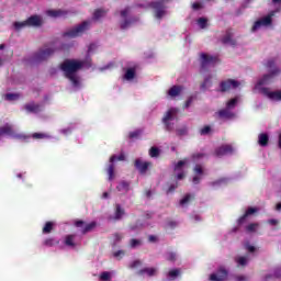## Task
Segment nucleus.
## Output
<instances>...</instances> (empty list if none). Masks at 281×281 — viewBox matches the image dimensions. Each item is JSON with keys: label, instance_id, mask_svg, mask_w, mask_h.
I'll return each instance as SVG.
<instances>
[{"label": "nucleus", "instance_id": "obj_1", "mask_svg": "<svg viewBox=\"0 0 281 281\" xmlns=\"http://www.w3.org/2000/svg\"><path fill=\"white\" fill-rule=\"evenodd\" d=\"M85 67V61L78 59H65L60 65L59 69L64 72L65 78L71 82L74 87H80V77L78 71Z\"/></svg>", "mask_w": 281, "mask_h": 281}, {"label": "nucleus", "instance_id": "obj_2", "mask_svg": "<svg viewBox=\"0 0 281 281\" xmlns=\"http://www.w3.org/2000/svg\"><path fill=\"white\" fill-rule=\"evenodd\" d=\"M91 22L83 21L81 24L74 26L67 32L63 33L64 38H78V36H82L87 30H89Z\"/></svg>", "mask_w": 281, "mask_h": 281}, {"label": "nucleus", "instance_id": "obj_3", "mask_svg": "<svg viewBox=\"0 0 281 281\" xmlns=\"http://www.w3.org/2000/svg\"><path fill=\"white\" fill-rule=\"evenodd\" d=\"M179 113V110L177 108H170L162 117V123L166 126V130L171 132L175 131V124L170 123L175 117H177V114Z\"/></svg>", "mask_w": 281, "mask_h": 281}, {"label": "nucleus", "instance_id": "obj_4", "mask_svg": "<svg viewBox=\"0 0 281 281\" xmlns=\"http://www.w3.org/2000/svg\"><path fill=\"white\" fill-rule=\"evenodd\" d=\"M168 0H159L149 3V7L155 10V19L161 20L166 16V5L164 3Z\"/></svg>", "mask_w": 281, "mask_h": 281}, {"label": "nucleus", "instance_id": "obj_5", "mask_svg": "<svg viewBox=\"0 0 281 281\" xmlns=\"http://www.w3.org/2000/svg\"><path fill=\"white\" fill-rule=\"evenodd\" d=\"M126 156L124 154H120V156L112 155L110 157V165L108 166L106 172L109 175V181H113L115 179V161H124Z\"/></svg>", "mask_w": 281, "mask_h": 281}, {"label": "nucleus", "instance_id": "obj_6", "mask_svg": "<svg viewBox=\"0 0 281 281\" xmlns=\"http://www.w3.org/2000/svg\"><path fill=\"white\" fill-rule=\"evenodd\" d=\"M56 50L54 48L40 49L37 53L34 54L33 60L34 63H43L44 60H48L49 58H52Z\"/></svg>", "mask_w": 281, "mask_h": 281}, {"label": "nucleus", "instance_id": "obj_7", "mask_svg": "<svg viewBox=\"0 0 281 281\" xmlns=\"http://www.w3.org/2000/svg\"><path fill=\"white\" fill-rule=\"evenodd\" d=\"M240 87V81L235 79L223 80L220 83L221 93H227V91H232V89H238Z\"/></svg>", "mask_w": 281, "mask_h": 281}, {"label": "nucleus", "instance_id": "obj_8", "mask_svg": "<svg viewBox=\"0 0 281 281\" xmlns=\"http://www.w3.org/2000/svg\"><path fill=\"white\" fill-rule=\"evenodd\" d=\"M278 74H280V69L274 68L273 70L270 71V74L263 75V77L258 80V82L256 85V89H258V87H262L265 85H271V82H273V78H276V76H278Z\"/></svg>", "mask_w": 281, "mask_h": 281}, {"label": "nucleus", "instance_id": "obj_9", "mask_svg": "<svg viewBox=\"0 0 281 281\" xmlns=\"http://www.w3.org/2000/svg\"><path fill=\"white\" fill-rule=\"evenodd\" d=\"M225 155H234V146L231 144H224L215 148L213 151L214 157H225Z\"/></svg>", "mask_w": 281, "mask_h": 281}, {"label": "nucleus", "instance_id": "obj_10", "mask_svg": "<svg viewBox=\"0 0 281 281\" xmlns=\"http://www.w3.org/2000/svg\"><path fill=\"white\" fill-rule=\"evenodd\" d=\"M272 16L273 14H269L265 18H261L260 20H257L252 25V32L260 30V27H267L268 25H271V23L273 22Z\"/></svg>", "mask_w": 281, "mask_h": 281}, {"label": "nucleus", "instance_id": "obj_11", "mask_svg": "<svg viewBox=\"0 0 281 281\" xmlns=\"http://www.w3.org/2000/svg\"><path fill=\"white\" fill-rule=\"evenodd\" d=\"M227 276H229V272L225 267H220L216 271V273L210 274L209 280L211 281H225L227 280Z\"/></svg>", "mask_w": 281, "mask_h": 281}, {"label": "nucleus", "instance_id": "obj_12", "mask_svg": "<svg viewBox=\"0 0 281 281\" xmlns=\"http://www.w3.org/2000/svg\"><path fill=\"white\" fill-rule=\"evenodd\" d=\"M260 92L266 95L269 100L274 102H281V90L270 91L269 88H260Z\"/></svg>", "mask_w": 281, "mask_h": 281}, {"label": "nucleus", "instance_id": "obj_13", "mask_svg": "<svg viewBox=\"0 0 281 281\" xmlns=\"http://www.w3.org/2000/svg\"><path fill=\"white\" fill-rule=\"evenodd\" d=\"M75 226L81 228V234H89V232H93V229H95V227H98V223L91 222V223L85 225V221L78 220L75 222Z\"/></svg>", "mask_w": 281, "mask_h": 281}, {"label": "nucleus", "instance_id": "obj_14", "mask_svg": "<svg viewBox=\"0 0 281 281\" xmlns=\"http://www.w3.org/2000/svg\"><path fill=\"white\" fill-rule=\"evenodd\" d=\"M200 58H201V69H207V65H214L216 61H218V57L210 56L205 53H201Z\"/></svg>", "mask_w": 281, "mask_h": 281}, {"label": "nucleus", "instance_id": "obj_15", "mask_svg": "<svg viewBox=\"0 0 281 281\" xmlns=\"http://www.w3.org/2000/svg\"><path fill=\"white\" fill-rule=\"evenodd\" d=\"M134 166H135L136 170H138V172L140 175H146V172H148V168H153V162H150V161H142V159L137 158L134 161Z\"/></svg>", "mask_w": 281, "mask_h": 281}, {"label": "nucleus", "instance_id": "obj_16", "mask_svg": "<svg viewBox=\"0 0 281 281\" xmlns=\"http://www.w3.org/2000/svg\"><path fill=\"white\" fill-rule=\"evenodd\" d=\"M26 24L29 27H42L43 26V16L35 14L26 19Z\"/></svg>", "mask_w": 281, "mask_h": 281}, {"label": "nucleus", "instance_id": "obj_17", "mask_svg": "<svg viewBox=\"0 0 281 281\" xmlns=\"http://www.w3.org/2000/svg\"><path fill=\"white\" fill-rule=\"evenodd\" d=\"M221 41L223 45H231L232 47H236V45H238L236 40H234V33H232V29L226 30V33Z\"/></svg>", "mask_w": 281, "mask_h": 281}, {"label": "nucleus", "instance_id": "obj_18", "mask_svg": "<svg viewBox=\"0 0 281 281\" xmlns=\"http://www.w3.org/2000/svg\"><path fill=\"white\" fill-rule=\"evenodd\" d=\"M2 135H8L9 137H13L14 136V127L8 123L4 126H1L0 127V137Z\"/></svg>", "mask_w": 281, "mask_h": 281}, {"label": "nucleus", "instance_id": "obj_19", "mask_svg": "<svg viewBox=\"0 0 281 281\" xmlns=\"http://www.w3.org/2000/svg\"><path fill=\"white\" fill-rule=\"evenodd\" d=\"M218 117L221 120H232L236 117V114L234 112H231L229 109H223L218 111Z\"/></svg>", "mask_w": 281, "mask_h": 281}, {"label": "nucleus", "instance_id": "obj_20", "mask_svg": "<svg viewBox=\"0 0 281 281\" xmlns=\"http://www.w3.org/2000/svg\"><path fill=\"white\" fill-rule=\"evenodd\" d=\"M67 14H69V12L63 10V9H58V10H48L47 11V15L52 16L53 19H58L60 16H67Z\"/></svg>", "mask_w": 281, "mask_h": 281}, {"label": "nucleus", "instance_id": "obj_21", "mask_svg": "<svg viewBox=\"0 0 281 281\" xmlns=\"http://www.w3.org/2000/svg\"><path fill=\"white\" fill-rule=\"evenodd\" d=\"M148 276L153 278V276H157V268H143L137 271V276Z\"/></svg>", "mask_w": 281, "mask_h": 281}, {"label": "nucleus", "instance_id": "obj_22", "mask_svg": "<svg viewBox=\"0 0 281 281\" xmlns=\"http://www.w3.org/2000/svg\"><path fill=\"white\" fill-rule=\"evenodd\" d=\"M256 212H258V209L248 207L245 214L238 218V225H243V223H245V221L247 220V216H251V214H256Z\"/></svg>", "mask_w": 281, "mask_h": 281}, {"label": "nucleus", "instance_id": "obj_23", "mask_svg": "<svg viewBox=\"0 0 281 281\" xmlns=\"http://www.w3.org/2000/svg\"><path fill=\"white\" fill-rule=\"evenodd\" d=\"M24 109L27 111V113H41V104H36L34 102L26 103Z\"/></svg>", "mask_w": 281, "mask_h": 281}, {"label": "nucleus", "instance_id": "obj_24", "mask_svg": "<svg viewBox=\"0 0 281 281\" xmlns=\"http://www.w3.org/2000/svg\"><path fill=\"white\" fill-rule=\"evenodd\" d=\"M126 214V211L122 209V205L116 204L115 205V213H114V221H122V216Z\"/></svg>", "mask_w": 281, "mask_h": 281}, {"label": "nucleus", "instance_id": "obj_25", "mask_svg": "<svg viewBox=\"0 0 281 281\" xmlns=\"http://www.w3.org/2000/svg\"><path fill=\"white\" fill-rule=\"evenodd\" d=\"M42 245L44 247H56V245H60V240L54 237H48L42 243Z\"/></svg>", "mask_w": 281, "mask_h": 281}, {"label": "nucleus", "instance_id": "obj_26", "mask_svg": "<svg viewBox=\"0 0 281 281\" xmlns=\"http://www.w3.org/2000/svg\"><path fill=\"white\" fill-rule=\"evenodd\" d=\"M258 144L259 146H269V135L267 133H261L258 136Z\"/></svg>", "mask_w": 281, "mask_h": 281}, {"label": "nucleus", "instance_id": "obj_27", "mask_svg": "<svg viewBox=\"0 0 281 281\" xmlns=\"http://www.w3.org/2000/svg\"><path fill=\"white\" fill-rule=\"evenodd\" d=\"M136 74H137V70L135 67L127 68L124 75V80H134Z\"/></svg>", "mask_w": 281, "mask_h": 281}, {"label": "nucleus", "instance_id": "obj_28", "mask_svg": "<svg viewBox=\"0 0 281 281\" xmlns=\"http://www.w3.org/2000/svg\"><path fill=\"white\" fill-rule=\"evenodd\" d=\"M180 93L181 86H172L168 91V95H170L171 98H177V95H179Z\"/></svg>", "mask_w": 281, "mask_h": 281}, {"label": "nucleus", "instance_id": "obj_29", "mask_svg": "<svg viewBox=\"0 0 281 281\" xmlns=\"http://www.w3.org/2000/svg\"><path fill=\"white\" fill-rule=\"evenodd\" d=\"M116 190H119V192H128V190H131V183L121 181L116 187Z\"/></svg>", "mask_w": 281, "mask_h": 281}, {"label": "nucleus", "instance_id": "obj_30", "mask_svg": "<svg viewBox=\"0 0 281 281\" xmlns=\"http://www.w3.org/2000/svg\"><path fill=\"white\" fill-rule=\"evenodd\" d=\"M54 232V222H46L42 228V234H52Z\"/></svg>", "mask_w": 281, "mask_h": 281}, {"label": "nucleus", "instance_id": "obj_31", "mask_svg": "<svg viewBox=\"0 0 281 281\" xmlns=\"http://www.w3.org/2000/svg\"><path fill=\"white\" fill-rule=\"evenodd\" d=\"M13 139H20L21 142H30V139H32V136L26 134H16L15 132H13Z\"/></svg>", "mask_w": 281, "mask_h": 281}, {"label": "nucleus", "instance_id": "obj_32", "mask_svg": "<svg viewBox=\"0 0 281 281\" xmlns=\"http://www.w3.org/2000/svg\"><path fill=\"white\" fill-rule=\"evenodd\" d=\"M75 238H76V235H66L65 241H64L65 245L67 247H76V243H74Z\"/></svg>", "mask_w": 281, "mask_h": 281}, {"label": "nucleus", "instance_id": "obj_33", "mask_svg": "<svg viewBox=\"0 0 281 281\" xmlns=\"http://www.w3.org/2000/svg\"><path fill=\"white\" fill-rule=\"evenodd\" d=\"M13 27L16 32H21V30H23L24 27H29L27 20L22 21V22H14Z\"/></svg>", "mask_w": 281, "mask_h": 281}, {"label": "nucleus", "instance_id": "obj_34", "mask_svg": "<svg viewBox=\"0 0 281 281\" xmlns=\"http://www.w3.org/2000/svg\"><path fill=\"white\" fill-rule=\"evenodd\" d=\"M192 200H194V195L188 193L180 200V205L183 207V205H188Z\"/></svg>", "mask_w": 281, "mask_h": 281}, {"label": "nucleus", "instance_id": "obj_35", "mask_svg": "<svg viewBox=\"0 0 281 281\" xmlns=\"http://www.w3.org/2000/svg\"><path fill=\"white\" fill-rule=\"evenodd\" d=\"M207 87H212V76L204 79V81L201 83L200 89L202 91H205Z\"/></svg>", "mask_w": 281, "mask_h": 281}, {"label": "nucleus", "instance_id": "obj_36", "mask_svg": "<svg viewBox=\"0 0 281 281\" xmlns=\"http://www.w3.org/2000/svg\"><path fill=\"white\" fill-rule=\"evenodd\" d=\"M159 155H161V150L158 149V147H155V146L150 147V149H149V157L155 159V158L159 157Z\"/></svg>", "mask_w": 281, "mask_h": 281}, {"label": "nucleus", "instance_id": "obj_37", "mask_svg": "<svg viewBox=\"0 0 281 281\" xmlns=\"http://www.w3.org/2000/svg\"><path fill=\"white\" fill-rule=\"evenodd\" d=\"M33 139H49V135L46 133H33L30 135Z\"/></svg>", "mask_w": 281, "mask_h": 281}, {"label": "nucleus", "instance_id": "obj_38", "mask_svg": "<svg viewBox=\"0 0 281 281\" xmlns=\"http://www.w3.org/2000/svg\"><path fill=\"white\" fill-rule=\"evenodd\" d=\"M142 245H143L142 239L132 238V239L130 240V247H131L132 249H135V248H137V247H142Z\"/></svg>", "mask_w": 281, "mask_h": 281}, {"label": "nucleus", "instance_id": "obj_39", "mask_svg": "<svg viewBox=\"0 0 281 281\" xmlns=\"http://www.w3.org/2000/svg\"><path fill=\"white\" fill-rule=\"evenodd\" d=\"M135 21H137V19L134 20H124L123 22H121L120 27L121 30H127V27H131L132 23H135Z\"/></svg>", "mask_w": 281, "mask_h": 281}, {"label": "nucleus", "instance_id": "obj_40", "mask_svg": "<svg viewBox=\"0 0 281 281\" xmlns=\"http://www.w3.org/2000/svg\"><path fill=\"white\" fill-rule=\"evenodd\" d=\"M276 278H281V269H280V268H278V269L274 271V274H268V276H266V281L276 280Z\"/></svg>", "mask_w": 281, "mask_h": 281}, {"label": "nucleus", "instance_id": "obj_41", "mask_svg": "<svg viewBox=\"0 0 281 281\" xmlns=\"http://www.w3.org/2000/svg\"><path fill=\"white\" fill-rule=\"evenodd\" d=\"M104 14H106V11H104V9H97L93 13V19L98 21V19H102Z\"/></svg>", "mask_w": 281, "mask_h": 281}, {"label": "nucleus", "instance_id": "obj_42", "mask_svg": "<svg viewBox=\"0 0 281 281\" xmlns=\"http://www.w3.org/2000/svg\"><path fill=\"white\" fill-rule=\"evenodd\" d=\"M128 229L130 232H137V229H142V222L137 220L135 224H130Z\"/></svg>", "mask_w": 281, "mask_h": 281}, {"label": "nucleus", "instance_id": "obj_43", "mask_svg": "<svg viewBox=\"0 0 281 281\" xmlns=\"http://www.w3.org/2000/svg\"><path fill=\"white\" fill-rule=\"evenodd\" d=\"M259 227V224L258 223H251L249 225L246 226V232L248 234H252L254 232H256Z\"/></svg>", "mask_w": 281, "mask_h": 281}, {"label": "nucleus", "instance_id": "obj_44", "mask_svg": "<svg viewBox=\"0 0 281 281\" xmlns=\"http://www.w3.org/2000/svg\"><path fill=\"white\" fill-rule=\"evenodd\" d=\"M176 135H178V137H183V135H188V127L183 126V127L177 128Z\"/></svg>", "mask_w": 281, "mask_h": 281}, {"label": "nucleus", "instance_id": "obj_45", "mask_svg": "<svg viewBox=\"0 0 281 281\" xmlns=\"http://www.w3.org/2000/svg\"><path fill=\"white\" fill-rule=\"evenodd\" d=\"M198 25H200L201 30H205V27H207V19L206 18L198 19Z\"/></svg>", "mask_w": 281, "mask_h": 281}, {"label": "nucleus", "instance_id": "obj_46", "mask_svg": "<svg viewBox=\"0 0 281 281\" xmlns=\"http://www.w3.org/2000/svg\"><path fill=\"white\" fill-rule=\"evenodd\" d=\"M20 95L18 93H7L5 94V100L9 102H12L14 100H19Z\"/></svg>", "mask_w": 281, "mask_h": 281}, {"label": "nucleus", "instance_id": "obj_47", "mask_svg": "<svg viewBox=\"0 0 281 281\" xmlns=\"http://www.w3.org/2000/svg\"><path fill=\"white\" fill-rule=\"evenodd\" d=\"M101 281H111V272L104 271L100 274Z\"/></svg>", "mask_w": 281, "mask_h": 281}, {"label": "nucleus", "instance_id": "obj_48", "mask_svg": "<svg viewBox=\"0 0 281 281\" xmlns=\"http://www.w3.org/2000/svg\"><path fill=\"white\" fill-rule=\"evenodd\" d=\"M166 260L175 262L177 260V252H167Z\"/></svg>", "mask_w": 281, "mask_h": 281}, {"label": "nucleus", "instance_id": "obj_49", "mask_svg": "<svg viewBox=\"0 0 281 281\" xmlns=\"http://www.w3.org/2000/svg\"><path fill=\"white\" fill-rule=\"evenodd\" d=\"M193 172L198 175L199 177L203 176V166L195 165L193 168Z\"/></svg>", "mask_w": 281, "mask_h": 281}, {"label": "nucleus", "instance_id": "obj_50", "mask_svg": "<svg viewBox=\"0 0 281 281\" xmlns=\"http://www.w3.org/2000/svg\"><path fill=\"white\" fill-rule=\"evenodd\" d=\"M139 135H142V130H136L134 132H130L128 137L130 139H136Z\"/></svg>", "mask_w": 281, "mask_h": 281}, {"label": "nucleus", "instance_id": "obj_51", "mask_svg": "<svg viewBox=\"0 0 281 281\" xmlns=\"http://www.w3.org/2000/svg\"><path fill=\"white\" fill-rule=\"evenodd\" d=\"M212 133V127L210 125H205L200 130V135H210Z\"/></svg>", "mask_w": 281, "mask_h": 281}, {"label": "nucleus", "instance_id": "obj_52", "mask_svg": "<svg viewBox=\"0 0 281 281\" xmlns=\"http://www.w3.org/2000/svg\"><path fill=\"white\" fill-rule=\"evenodd\" d=\"M169 278H178V276H181V270L173 269L168 272Z\"/></svg>", "mask_w": 281, "mask_h": 281}, {"label": "nucleus", "instance_id": "obj_53", "mask_svg": "<svg viewBox=\"0 0 281 281\" xmlns=\"http://www.w3.org/2000/svg\"><path fill=\"white\" fill-rule=\"evenodd\" d=\"M203 157H206V154L204 153H196L192 155L193 161H199V159H203Z\"/></svg>", "mask_w": 281, "mask_h": 281}, {"label": "nucleus", "instance_id": "obj_54", "mask_svg": "<svg viewBox=\"0 0 281 281\" xmlns=\"http://www.w3.org/2000/svg\"><path fill=\"white\" fill-rule=\"evenodd\" d=\"M237 102H238V99H231V100L226 103L227 109H228V110H229V109H234V106H236Z\"/></svg>", "mask_w": 281, "mask_h": 281}, {"label": "nucleus", "instance_id": "obj_55", "mask_svg": "<svg viewBox=\"0 0 281 281\" xmlns=\"http://www.w3.org/2000/svg\"><path fill=\"white\" fill-rule=\"evenodd\" d=\"M186 164H188V159L178 161L175 167V170H181L182 166H186Z\"/></svg>", "mask_w": 281, "mask_h": 281}, {"label": "nucleus", "instance_id": "obj_56", "mask_svg": "<svg viewBox=\"0 0 281 281\" xmlns=\"http://www.w3.org/2000/svg\"><path fill=\"white\" fill-rule=\"evenodd\" d=\"M126 251L124 250H117L115 252H113L114 258H119V260H122V256H125Z\"/></svg>", "mask_w": 281, "mask_h": 281}, {"label": "nucleus", "instance_id": "obj_57", "mask_svg": "<svg viewBox=\"0 0 281 281\" xmlns=\"http://www.w3.org/2000/svg\"><path fill=\"white\" fill-rule=\"evenodd\" d=\"M176 188H179V182H175V183L170 184L168 190H167V194H170V193L175 192Z\"/></svg>", "mask_w": 281, "mask_h": 281}, {"label": "nucleus", "instance_id": "obj_58", "mask_svg": "<svg viewBox=\"0 0 281 281\" xmlns=\"http://www.w3.org/2000/svg\"><path fill=\"white\" fill-rule=\"evenodd\" d=\"M137 267H142V260H134V261L130 265V269H137Z\"/></svg>", "mask_w": 281, "mask_h": 281}, {"label": "nucleus", "instance_id": "obj_59", "mask_svg": "<svg viewBox=\"0 0 281 281\" xmlns=\"http://www.w3.org/2000/svg\"><path fill=\"white\" fill-rule=\"evenodd\" d=\"M236 262L239 263L241 267H246L247 259H246V257H239L236 259Z\"/></svg>", "mask_w": 281, "mask_h": 281}, {"label": "nucleus", "instance_id": "obj_60", "mask_svg": "<svg viewBox=\"0 0 281 281\" xmlns=\"http://www.w3.org/2000/svg\"><path fill=\"white\" fill-rule=\"evenodd\" d=\"M266 67L268 69H273V67H276V60L273 59L268 60Z\"/></svg>", "mask_w": 281, "mask_h": 281}, {"label": "nucleus", "instance_id": "obj_61", "mask_svg": "<svg viewBox=\"0 0 281 281\" xmlns=\"http://www.w3.org/2000/svg\"><path fill=\"white\" fill-rule=\"evenodd\" d=\"M167 227H169V229H175V227H177V222L168 221L167 222Z\"/></svg>", "mask_w": 281, "mask_h": 281}, {"label": "nucleus", "instance_id": "obj_62", "mask_svg": "<svg viewBox=\"0 0 281 281\" xmlns=\"http://www.w3.org/2000/svg\"><path fill=\"white\" fill-rule=\"evenodd\" d=\"M192 183H194V186H199V183H201V176H194Z\"/></svg>", "mask_w": 281, "mask_h": 281}, {"label": "nucleus", "instance_id": "obj_63", "mask_svg": "<svg viewBox=\"0 0 281 281\" xmlns=\"http://www.w3.org/2000/svg\"><path fill=\"white\" fill-rule=\"evenodd\" d=\"M60 133H61L63 135H70L71 128L68 127V128L60 130Z\"/></svg>", "mask_w": 281, "mask_h": 281}, {"label": "nucleus", "instance_id": "obj_64", "mask_svg": "<svg viewBox=\"0 0 281 281\" xmlns=\"http://www.w3.org/2000/svg\"><path fill=\"white\" fill-rule=\"evenodd\" d=\"M236 281H248V280H247V277L245 276H237Z\"/></svg>", "mask_w": 281, "mask_h": 281}]
</instances>
